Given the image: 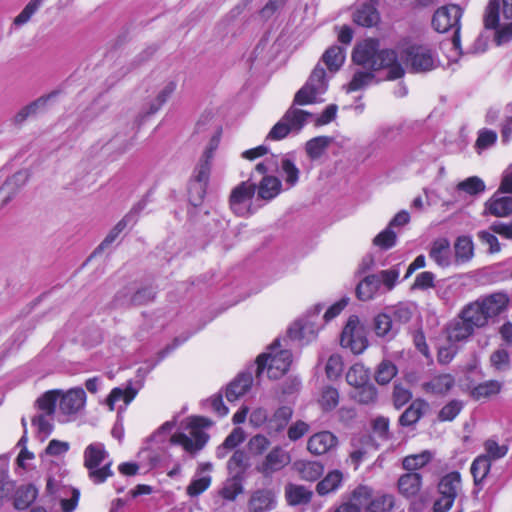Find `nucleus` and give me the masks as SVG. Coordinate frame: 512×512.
<instances>
[{
  "mask_svg": "<svg viewBox=\"0 0 512 512\" xmlns=\"http://www.w3.org/2000/svg\"><path fill=\"white\" fill-rule=\"evenodd\" d=\"M353 62L368 71H356L348 84V91H358L370 85L375 76L374 72L387 69V79L396 80L404 76L405 70L392 49H379V42L366 39L357 44L352 53Z\"/></svg>",
  "mask_w": 512,
  "mask_h": 512,
  "instance_id": "1",
  "label": "nucleus"
},
{
  "mask_svg": "<svg viewBox=\"0 0 512 512\" xmlns=\"http://www.w3.org/2000/svg\"><path fill=\"white\" fill-rule=\"evenodd\" d=\"M325 76L324 68L317 65L306 84L295 94L293 104L270 130L268 139L278 141L286 138L289 134L300 133L313 118V114L298 108L297 105H308L320 101V96L327 90Z\"/></svg>",
  "mask_w": 512,
  "mask_h": 512,
  "instance_id": "2",
  "label": "nucleus"
},
{
  "mask_svg": "<svg viewBox=\"0 0 512 512\" xmlns=\"http://www.w3.org/2000/svg\"><path fill=\"white\" fill-rule=\"evenodd\" d=\"M279 339H275L269 346L268 352L260 354L256 359V374L260 376L265 368H267L268 377L278 379L284 375L292 362V354L287 349H280Z\"/></svg>",
  "mask_w": 512,
  "mask_h": 512,
  "instance_id": "3",
  "label": "nucleus"
},
{
  "mask_svg": "<svg viewBox=\"0 0 512 512\" xmlns=\"http://www.w3.org/2000/svg\"><path fill=\"white\" fill-rule=\"evenodd\" d=\"M84 467L88 470L89 479L95 484H101L113 475L112 461L109 453L101 442L89 444L84 450Z\"/></svg>",
  "mask_w": 512,
  "mask_h": 512,
  "instance_id": "4",
  "label": "nucleus"
},
{
  "mask_svg": "<svg viewBox=\"0 0 512 512\" xmlns=\"http://www.w3.org/2000/svg\"><path fill=\"white\" fill-rule=\"evenodd\" d=\"M212 421L205 417H193L186 426L187 432H178L171 436L170 442L179 445L191 454H194L206 445L209 435L204 428L210 427Z\"/></svg>",
  "mask_w": 512,
  "mask_h": 512,
  "instance_id": "5",
  "label": "nucleus"
},
{
  "mask_svg": "<svg viewBox=\"0 0 512 512\" xmlns=\"http://www.w3.org/2000/svg\"><path fill=\"white\" fill-rule=\"evenodd\" d=\"M401 60L411 73H427L439 65L436 53L423 45H412L404 49Z\"/></svg>",
  "mask_w": 512,
  "mask_h": 512,
  "instance_id": "6",
  "label": "nucleus"
},
{
  "mask_svg": "<svg viewBox=\"0 0 512 512\" xmlns=\"http://www.w3.org/2000/svg\"><path fill=\"white\" fill-rule=\"evenodd\" d=\"M462 490L461 475L457 471L444 475L438 483L439 497L433 504V512H448Z\"/></svg>",
  "mask_w": 512,
  "mask_h": 512,
  "instance_id": "7",
  "label": "nucleus"
},
{
  "mask_svg": "<svg viewBox=\"0 0 512 512\" xmlns=\"http://www.w3.org/2000/svg\"><path fill=\"white\" fill-rule=\"evenodd\" d=\"M254 177L252 174L248 180L241 182L231 191L229 206L237 216L244 217L251 214V200L256 191V184L252 181Z\"/></svg>",
  "mask_w": 512,
  "mask_h": 512,
  "instance_id": "8",
  "label": "nucleus"
},
{
  "mask_svg": "<svg viewBox=\"0 0 512 512\" xmlns=\"http://www.w3.org/2000/svg\"><path fill=\"white\" fill-rule=\"evenodd\" d=\"M340 344L344 348H349L354 354H360L367 348L365 329L357 316L349 317L341 333Z\"/></svg>",
  "mask_w": 512,
  "mask_h": 512,
  "instance_id": "9",
  "label": "nucleus"
},
{
  "mask_svg": "<svg viewBox=\"0 0 512 512\" xmlns=\"http://www.w3.org/2000/svg\"><path fill=\"white\" fill-rule=\"evenodd\" d=\"M291 462V456L281 446L272 448L263 460L256 465V470L264 477H271L273 474L281 471Z\"/></svg>",
  "mask_w": 512,
  "mask_h": 512,
  "instance_id": "10",
  "label": "nucleus"
},
{
  "mask_svg": "<svg viewBox=\"0 0 512 512\" xmlns=\"http://www.w3.org/2000/svg\"><path fill=\"white\" fill-rule=\"evenodd\" d=\"M145 201H139L136 203L131 210L110 230L101 244L95 249L91 257L96 256L99 252L110 246L119 234L130 224L137 222L138 215L145 208Z\"/></svg>",
  "mask_w": 512,
  "mask_h": 512,
  "instance_id": "11",
  "label": "nucleus"
},
{
  "mask_svg": "<svg viewBox=\"0 0 512 512\" xmlns=\"http://www.w3.org/2000/svg\"><path fill=\"white\" fill-rule=\"evenodd\" d=\"M462 11L457 5L444 6L436 10L432 18L434 29L440 33L447 32L452 28L459 31L460 18Z\"/></svg>",
  "mask_w": 512,
  "mask_h": 512,
  "instance_id": "12",
  "label": "nucleus"
},
{
  "mask_svg": "<svg viewBox=\"0 0 512 512\" xmlns=\"http://www.w3.org/2000/svg\"><path fill=\"white\" fill-rule=\"evenodd\" d=\"M86 403V393L81 387L71 388L66 392L61 390L59 396V409L65 415H75L80 412Z\"/></svg>",
  "mask_w": 512,
  "mask_h": 512,
  "instance_id": "13",
  "label": "nucleus"
},
{
  "mask_svg": "<svg viewBox=\"0 0 512 512\" xmlns=\"http://www.w3.org/2000/svg\"><path fill=\"white\" fill-rule=\"evenodd\" d=\"M29 180V172L20 170L8 177L0 186V204L5 206L26 185Z\"/></svg>",
  "mask_w": 512,
  "mask_h": 512,
  "instance_id": "14",
  "label": "nucleus"
},
{
  "mask_svg": "<svg viewBox=\"0 0 512 512\" xmlns=\"http://www.w3.org/2000/svg\"><path fill=\"white\" fill-rule=\"evenodd\" d=\"M500 10L505 19L512 20V0H490L484 14L485 28L498 27Z\"/></svg>",
  "mask_w": 512,
  "mask_h": 512,
  "instance_id": "15",
  "label": "nucleus"
},
{
  "mask_svg": "<svg viewBox=\"0 0 512 512\" xmlns=\"http://www.w3.org/2000/svg\"><path fill=\"white\" fill-rule=\"evenodd\" d=\"M338 445V438L330 431L313 434L307 441V450L314 455H324Z\"/></svg>",
  "mask_w": 512,
  "mask_h": 512,
  "instance_id": "16",
  "label": "nucleus"
},
{
  "mask_svg": "<svg viewBox=\"0 0 512 512\" xmlns=\"http://www.w3.org/2000/svg\"><path fill=\"white\" fill-rule=\"evenodd\" d=\"M475 332V329L463 319L459 313L446 326L447 340L450 343L464 342Z\"/></svg>",
  "mask_w": 512,
  "mask_h": 512,
  "instance_id": "17",
  "label": "nucleus"
},
{
  "mask_svg": "<svg viewBox=\"0 0 512 512\" xmlns=\"http://www.w3.org/2000/svg\"><path fill=\"white\" fill-rule=\"evenodd\" d=\"M479 305H481L485 315L488 319L498 316L508 306L509 297L507 294L497 292L488 296L479 298Z\"/></svg>",
  "mask_w": 512,
  "mask_h": 512,
  "instance_id": "18",
  "label": "nucleus"
},
{
  "mask_svg": "<svg viewBox=\"0 0 512 512\" xmlns=\"http://www.w3.org/2000/svg\"><path fill=\"white\" fill-rule=\"evenodd\" d=\"M485 214L495 217H508L512 215V196H500L495 193L485 202Z\"/></svg>",
  "mask_w": 512,
  "mask_h": 512,
  "instance_id": "19",
  "label": "nucleus"
},
{
  "mask_svg": "<svg viewBox=\"0 0 512 512\" xmlns=\"http://www.w3.org/2000/svg\"><path fill=\"white\" fill-rule=\"evenodd\" d=\"M276 506L275 495L272 491L260 489L255 491L248 502L250 512H267Z\"/></svg>",
  "mask_w": 512,
  "mask_h": 512,
  "instance_id": "20",
  "label": "nucleus"
},
{
  "mask_svg": "<svg viewBox=\"0 0 512 512\" xmlns=\"http://www.w3.org/2000/svg\"><path fill=\"white\" fill-rule=\"evenodd\" d=\"M379 0H370V3L361 5L353 14V20L356 24L363 27H372L380 20V15L377 11V4Z\"/></svg>",
  "mask_w": 512,
  "mask_h": 512,
  "instance_id": "21",
  "label": "nucleus"
},
{
  "mask_svg": "<svg viewBox=\"0 0 512 512\" xmlns=\"http://www.w3.org/2000/svg\"><path fill=\"white\" fill-rule=\"evenodd\" d=\"M253 382L252 373L249 371L240 373L226 388V398L233 402L245 395Z\"/></svg>",
  "mask_w": 512,
  "mask_h": 512,
  "instance_id": "22",
  "label": "nucleus"
},
{
  "mask_svg": "<svg viewBox=\"0 0 512 512\" xmlns=\"http://www.w3.org/2000/svg\"><path fill=\"white\" fill-rule=\"evenodd\" d=\"M293 415V409L289 406H281L269 417L268 425L265 426L267 433L272 436L282 432Z\"/></svg>",
  "mask_w": 512,
  "mask_h": 512,
  "instance_id": "23",
  "label": "nucleus"
},
{
  "mask_svg": "<svg viewBox=\"0 0 512 512\" xmlns=\"http://www.w3.org/2000/svg\"><path fill=\"white\" fill-rule=\"evenodd\" d=\"M503 388V382L498 380H487L481 382L469 391V396L475 401H486L497 396Z\"/></svg>",
  "mask_w": 512,
  "mask_h": 512,
  "instance_id": "24",
  "label": "nucleus"
},
{
  "mask_svg": "<svg viewBox=\"0 0 512 512\" xmlns=\"http://www.w3.org/2000/svg\"><path fill=\"white\" fill-rule=\"evenodd\" d=\"M371 497V488L358 486L349 501L342 503L334 512H361L362 507Z\"/></svg>",
  "mask_w": 512,
  "mask_h": 512,
  "instance_id": "25",
  "label": "nucleus"
},
{
  "mask_svg": "<svg viewBox=\"0 0 512 512\" xmlns=\"http://www.w3.org/2000/svg\"><path fill=\"white\" fill-rule=\"evenodd\" d=\"M155 297V291L152 288L144 287L133 293L118 295L116 301L122 306H141L150 303Z\"/></svg>",
  "mask_w": 512,
  "mask_h": 512,
  "instance_id": "26",
  "label": "nucleus"
},
{
  "mask_svg": "<svg viewBox=\"0 0 512 512\" xmlns=\"http://www.w3.org/2000/svg\"><path fill=\"white\" fill-rule=\"evenodd\" d=\"M460 314L475 330L485 327L489 322L477 300L464 306Z\"/></svg>",
  "mask_w": 512,
  "mask_h": 512,
  "instance_id": "27",
  "label": "nucleus"
},
{
  "mask_svg": "<svg viewBox=\"0 0 512 512\" xmlns=\"http://www.w3.org/2000/svg\"><path fill=\"white\" fill-rule=\"evenodd\" d=\"M249 467V458L243 450H235L227 462L229 476L242 480H245V474Z\"/></svg>",
  "mask_w": 512,
  "mask_h": 512,
  "instance_id": "28",
  "label": "nucleus"
},
{
  "mask_svg": "<svg viewBox=\"0 0 512 512\" xmlns=\"http://www.w3.org/2000/svg\"><path fill=\"white\" fill-rule=\"evenodd\" d=\"M282 183L279 178L272 175H265L256 185L257 195L260 199L270 201L281 192Z\"/></svg>",
  "mask_w": 512,
  "mask_h": 512,
  "instance_id": "29",
  "label": "nucleus"
},
{
  "mask_svg": "<svg viewBox=\"0 0 512 512\" xmlns=\"http://www.w3.org/2000/svg\"><path fill=\"white\" fill-rule=\"evenodd\" d=\"M455 385V379L451 374H441L433 377L430 381L424 382L422 388L426 393L444 395Z\"/></svg>",
  "mask_w": 512,
  "mask_h": 512,
  "instance_id": "30",
  "label": "nucleus"
},
{
  "mask_svg": "<svg viewBox=\"0 0 512 512\" xmlns=\"http://www.w3.org/2000/svg\"><path fill=\"white\" fill-rule=\"evenodd\" d=\"M422 485V477L419 473L410 472L403 474L398 479V490L406 498L415 497Z\"/></svg>",
  "mask_w": 512,
  "mask_h": 512,
  "instance_id": "31",
  "label": "nucleus"
},
{
  "mask_svg": "<svg viewBox=\"0 0 512 512\" xmlns=\"http://www.w3.org/2000/svg\"><path fill=\"white\" fill-rule=\"evenodd\" d=\"M55 93H51L49 95L41 96L36 100L32 101L28 105L22 107L14 116L13 122L17 125L25 122L29 117L36 115L38 112L43 111L49 99L53 97Z\"/></svg>",
  "mask_w": 512,
  "mask_h": 512,
  "instance_id": "32",
  "label": "nucleus"
},
{
  "mask_svg": "<svg viewBox=\"0 0 512 512\" xmlns=\"http://www.w3.org/2000/svg\"><path fill=\"white\" fill-rule=\"evenodd\" d=\"M381 280L378 275L371 274L359 282L356 287L357 298L361 301L371 300L378 292Z\"/></svg>",
  "mask_w": 512,
  "mask_h": 512,
  "instance_id": "33",
  "label": "nucleus"
},
{
  "mask_svg": "<svg viewBox=\"0 0 512 512\" xmlns=\"http://www.w3.org/2000/svg\"><path fill=\"white\" fill-rule=\"evenodd\" d=\"M454 253L456 264L469 262L474 256V245L471 237L459 236L454 243Z\"/></svg>",
  "mask_w": 512,
  "mask_h": 512,
  "instance_id": "34",
  "label": "nucleus"
},
{
  "mask_svg": "<svg viewBox=\"0 0 512 512\" xmlns=\"http://www.w3.org/2000/svg\"><path fill=\"white\" fill-rule=\"evenodd\" d=\"M428 408V403L421 399L414 400L410 406L402 413L399 423L402 426H411L415 424Z\"/></svg>",
  "mask_w": 512,
  "mask_h": 512,
  "instance_id": "35",
  "label": "nucleus"
},
{
  "mask_svg": "<svg viewBox=\"0 0 512 512\" xmlns=\"http://www.w3.org/2000/svg\"><path fill=\"white\" fill-rule=\"evenodd\" d=\"M294 467L300 477L306 481L317 480L324 471L323 465L318 461H297L295 462Z\"/></svg>",
  "mask_w": 512,
  "mask_h": 512,
  "instance_id": "36",
  "label": "nucleus"
},
{
  "mask_svg": "<svg viewBox=\"0 0 512 512\" xmlns=\"http://www.w3.org/2000/svg\"><path fill=\"white\" fill-rule=\"evenodd\" d=\"M244 480L235 477H228L223 483L221 488L218 490L219 496L225 500L232 502L236 500L238 495L244 492L243 486Z\"/></svg>",
  "mask_w": 512,
  "mask_h": 512,
  "instance_id": "37",
  "label": "nucleus"
},
{
  "mask_svg": "<svg viewBox=\"0 0 512 512\" xmlns=\"http://www.w3.org/2000/svg\"><path fill=\"white\" fill-rule=\"evenodd\" d=\"M450 243L447 239L441 238L433 242L429 256L439 266L446 267L450 264Z\"/></svg>",
  "mask_w": 512,
  "mask_h": 512,
  "instance_id": "38",
  "label": "nucleus"
},
{
  "mask_svg": "<svg viewBox=\"0 0 512 512\" xmlns=\"http://www.w3.org/2000/svg\"><path fill=\"white\" fill-rule=\"evenodd\" d=\"M374 329L377 336L387 339L393 338L397 332L392 316L387 313H381L375 317Z\"/></svg>",
  "mask_w": 512,
  "mask_h": 512,
  "instance_id": "39",
  "label": "nucleus"
},
{
  "mask_svg": "<svg viewBox=\"0 0 512 512\" xmlns=\"http://www.w3.org/2000/svg\"><path fill=\"white\" fill-rule=\"evenodd\" d=\"M287 501L291 505L307 504L311 501L312 492L304 486L289 484L285 488Z\"/></svg>",
  "mask_w": 512,
  "mask_h": 512,
  "instance_id": "40",
  "label": "nucleus"
},
{
  "mask_svg": "<svg viewBox=\"0 0 512 512\" xmlns=\"http://www.w3.org/2000/svg\"><path fill=\"white\" fill-rule=\"evenodd\" d=\"M343 474L339 470L329 472L316 486L319 495H326L336 491L342 484Z\"/></svg>",
  "mask_w": 512,
  "mask_h": 512,
  "instance_id": "41",
  "label": "nucleus"
},
{
  "mask_svg": "<svg viewBox=\"0 0 512 512\" xmlns=\"http://www.w3.org/2000/svg\"><path fill=\"white\" fill-rule=\"evenodd\" d=\"M177 83L173 80L166 82L163 87L157 93V96L153 101H151L149 105V109L147 111L148 115L154 114L160 110V108L168 101L171 95L176 90Z\"/></svg>",
  "mask_w": 512,
  "mask_h": 512,
  "instance_id": "42",
  "label": "nucleus"
},
{
  "mask_svg": "<svg viewBox=\"0 0 512 512\" xmlns=\"http://www.w3.org/2000/svg\"><path fill=\"white\" fill-rule=\"evenodd\" d=\"M332 138L328 136H318L306 142L305 151L312 160L318 159L329 147Z\"/></svg>",
  "mask_w": 512,
  "mask_h": 512,
  "instance_id": "43",
  "label": "nucleus"
},
{
  "mask_svg": "<svg viewBox=\"0 0 512 512\" xmlns=\"http://www.w3.org/2000/svg\"><path fill=\"white\" fill-rule=\"evenodd\" d=\"M394 506V498L391 495H381L367 500L364 512H391Z\"/></svg>",
  "mask_w": 512,
  "mask_h": 512,
  "instance_id": "44",
  "label": "nucleus"
},
{
  "mask_svg": "<svg viewBox=\"0 0 512 512\" xmlns=\"http://www.w3.org/2000/svg\"><path fill=\"white\" fill-rule=\"evenodd\" d=\"M137 390L131 386L125 389L116 387L110 392L106 402L111 411L115 409V404L118 401H123L126 405L129 404L136 396Z\"/></svg>",
  "mask_w": 512,
  "mask_h": 512,
  "instance_id": "45",
  "label": "nucleus"
},
{
  "mask_svg": "<svg viewBox=\"0 0 512 512\" xmlns=\"http://www.w3.org/2000/svg\"><path fill=\"white\" fill-rule=\"evenodd\" d=\"M322 60L331 72H335L344 63V49L339 46H332L325 51L322 56Z\"/></svg>",
  "mask_w": 512,
  "mask_h": 512,
  "instance_id": "46",
  "label": "nucleus"
},
{
  "mask_svg": "<svg viewBox=\"0 0 512 512\" xmlns=\"http://www.w3.org/2000/svg\"><path fill=\"white\" fill-rule=\"evenodd\" d=\"M280 174L289 188L295 186L299 181L300 171L294 161L289 157H283L281 159Z\"/></svg>",
  "mask_w": 512,
  "mask_h": 512,
  "instance_id": "47",
  "label": "nucleus"
},
{
  "mask_svg": "<svg viewBox=\"0 0 512 512\" xmlns=\"http://www.w3.org/2000/svg\"><path fill=\"white\" fill-rule=\"evenodd\" d=\"M37 497V489L33 485L21 486L15 495L14 506L16 509H26Z\"/></svg>",
  "mask_w": 512,
  "mask_h": 512,
  "instance_id": "48",
  "label": "nucleus"
},
{
  "mask_svg": "<svg viewBox=\"0 0 512 512\" xmlns=\"http://www.w3.org/2000/svg\"><path fill=\"white\" fill-rule=\"evenodd\" d=\"M491 468L490 459L486 455L478 456L471 465L470 471L475 485H479L486 478Z\"/></svg>",
  "mask_w": 512,
  "mask_h": 512,
  "instance_id": "49",
  "label": "nucleus"
},
{
  "mask_svg": "<svg viewBox=\"0 0 512 512\" xmlns=\"http://www.w3.org/2000/svg\"><path fill=\"white\" fill-rule=\"evenodd\" d=\"M433 458V454L428 451H422L419 454L406 456L403 459V468L407 471H416L427 465Z\"/></svg>",
  "mask_w": 512,
  "mask_h": 512,
  "instance_id": "50",
  "label": "nucleus"
},
{
  "mask_svg": "<svg viewBox=\"0 0 512 512\" xmlns=\"http://www.w3.org/2000/svg\"><path fill=\"white\" fill-rule=\"evenodd\" d=\"M397 372V367L393 362L383 360L377 366L375 380L380 385H386L397 375Z\"/></svg>",
  "mask_w": 512,
  "mask_h": 512,
  "instance_id": "51",
  "label": "nucleus"
},
{
  "mask_svg": "<svg viewBox=\"0 0 512 512\" xmlns=\"http://www.w3.org/2000/svg\"><path fill=\"white\" fill-rule=\"evenodd\" d=\"M61 390H50L45 392L38 400V408L48 416H53L56 403L59 400Z\"/></svg>",
  "mask_w": 512,
  "mask_h": 512,
  "instance_id": "52",
  "label": "nucleus"
},
{
  "mask_svg": "<svg viewBox=\"0 0 512 512\" xmlns=\"http://www.w3.org/2000/svg\"><path fill=\"white\" fill-rule=\"evenodd\" d=\"M288 335L292 339H306L307 341H310L315 338L316 331L309 322L302 323L299 321L288 329Z\"/></svg>",
  "mask_w": 512,
  "mask_h": 512,
  "instance_id": "53",
  "label": "nucleus"
},
{
  "mask_svg": "<svg viewBox=\"0 0 512 512\" xmlns=\"http://www.w3.org/2000/svg\"><path fill=\"white\" fill-rule=\"evenodd\" d=\"M368 373L360 364L353 365L346 374V381L349 385L359 388L368 383Z\"/></svg>",
  "mask_w": 512,
  "mask_h": 512,
  "instance_id": "54",
  "label": "nucleus"
},
{
  "mask_svg": "<svg viewBox=\"0 0 512 512\" xmlns=\"http://www.w3.org/2000/svg\"><path fill=\"white\" fill-rule=\"evenodd\" d=\"M396 241L397 234L388 226L374 237L373 244L383 250H388L396 245Z\"/></svg>",
  "mask_w": 512,
  "mask_h": 512,
  "instance_id": "55",
  "label": "nucleus"
},
{
  "mask_svg": "<svg viewBox=\"0 0 512 512\" xmlns=\"http://www.w3.org/2000/svg\"><path fill=\"white\" fill-rule=\"evenodd\" d=\"M319 403L325 411L333 410L339 403L338 390L331 386L324 387L321 393Z\"/></svg>",
  "mask_w": 512,
  "mask_h": 512,
  "instance_id": "56",
  "label": "nucleus"
},
{
  "mask_svg": "<svg viewBox=\"0 0 512 512\" xmlns=\"http://www.w3.org/2000/svg\"><path fill=\"white\" fill-rule=\"evenodd\" d=\"M353 398L361 404H371L377 399V390L374 385L367 383L355 389Z\"/></svg>",
  "mask_w": 512,
  "mask_h": 512,
  "instance_id": "57",
  "label": "nucleus"
},
{
  "mask_svg": "<svg viewBox=\"0 0 512 512\" xmlns=\"http://www.w3.org/2000/svg\"><path fill=\"white\" fill-rule=\"evenodd\" d=\"M212 161L201 158L195 167L191 181L208 185Z\"/></svg>",
  "mask_w": 512,
  "mask_h": 512,
  "instance_id": "58",
  "label": "nucleus"
},
{
  "mask_svg": "<svg viewBox=\"0 0 512 512\" xmlns=\"http://www.w3.org/2000/svg\"><path fill=\"white\" fill-rule=\"evenodd\" d=\"M458 190L464 191L469 195H476L485 190V184L477 176L469 177L457 185Z\"/></svg>",
  "mask_w": 512,
  "mask_h": 512,
  "instance_id": "59",
  "label": "nucleus"
},
{
  "mask_svg": "<svg viewBox=\"0 0 512 512\" xmlns=\"http://www.w3.org/2000/svg\"><path fill=\"white\" fill-rule=\"evenodd\" d=\"M212 478L209 475L195 478L187 486L186 492L190 497H196L206 491L211 485Z\"/></svg>",
  "mask_w": 512,
  "mask_h": 512,
  "instance_id": "60",
  "label": "nucleus"
},
{
  "mask_svg": "<svg viewBox=\"0 0 512 512\" xmlns=\"http://www.w3.org/2000/svg\"><path fill=\"white\" fill-rule=\"evenodd\" d=\"M269 446L270 440L262 434L254 435L247 444L248 450L252 455L263 454Z\"/></svg>",
  "mask_w": 512,
  "mask_h": 512,
  "instance_id": "61",
  "label": "nucleus"
},
{
  "mask_svg": "<svg viewBox=\"0 0 512 512\" xmlns=\"http://www.w3.org/2000/svg\"><path fill=\"white\" fill-rule=\"evenodd\" d=\"M207 186L206 184L190 181L189 201L193 206L197 207L202 204L207 192Z\"/></svg>",
  "mask_w": 512,
  "mask_h": 512,
  "instance_id": "62",
  "label": "nucleus"
},
{
  "mask_svg": "<svg viewBox=\"0 0 512 512\" xmlns=\"http://www.w3.org/2000/svg\"><path fill=\"white\" fill-rule=\"evenodd\" d=\"M490 363L497 371H507L510 369L509 354L504 349L494 351L490 356Z\"/></svg>",
  "mask_w": 512,
  "mask_h": 512,
  "instance_id": "63",
  "label": "nucleus"
},
{
  "mask_svg": "<svg viewBox=\"0 0 512 512\" xmlns=\"http://www.w3.org/2000/svg\"><path fill=\"white\" fill-rule=\"evenodd\" d=\"M463 405L459 400H452L447 403L438 414L440 421H452L462 410Z\"/></svg>",
  "mask_w": 512,
  "mask_h": 512,
  "instance_id": "64",
  "label": "nucleus"
}]
</instances>
